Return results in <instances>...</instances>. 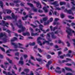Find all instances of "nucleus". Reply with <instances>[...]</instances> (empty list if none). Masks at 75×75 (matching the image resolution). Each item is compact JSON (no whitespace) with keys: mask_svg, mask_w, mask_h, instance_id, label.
I'll return each instance as SVG.
<instances>
[{"mask_svg":"<svg viewBox=\"0 0 75 75\" xmlns=\"http://www.w3.org/2000/svg\"><path fill=\"white\" fill-rule=\"evenodd\" d=\"M6 18L7 19H11V17L10 16H8L6 17Z\"/></svg>","mask_w":75,"mask_h":75,"instance_id":"obj_51","label":"nucleus"},{"mask_svg":"<svg viewBox=\"0 0 75 75\" xmlns=\"http://www.w3.org/2000/svg\"><path fill=\"white\" fill-rule=\"evenodd\" d=\"M53 20V18H51L50 19L49 21H47V22H45L44 23V25H47L50 22H52Z\"/></svg>","mask_w":75,"mask_h":75,"instance_id":"obj_11","label":"nucleus"},{"mask_svg":"<svg viewBox=\"0 0 75 75\" xmlns=\"http://www.w3.org/2000/svg\"><path fill=\"white\" fill-rule=\"evenodd\" d=\"M24 71L25 72H29V70L28 69H24Z\"/></svg>","mask_w":75,"mask_h":75,"instance_id":"obj_39","label":"nucleus"},{"mask_svg":"<svg viewBox=\"0 0 75 75\" xmlns=\"http://www.w3.org/2000/svg\"><path fill=\"white\" fill-rule=\"evenodd\" d=\"M67 46L68 47H69L70 46V44L69 43V42H67Z\"/></svg>","mask_w":75,"mask_h":75,"instance_id":"obj_62","label":"nucleus"},{"mask_svg":"<svg viewBox=\"0 0 75 75\" xmlns=\"http://www.w3.org/2000/svg\"><path fill=\"white\" fill-rule=\"evenodd\" d=\"M6 59L10 63V64H12V60H11L10 59L8 58H6Z\"/></svg>","mask_w":75,"mask_h":75,"instance_id":"obj_25","label":"nucleus"},{"mask_svg":"<svg viewBox=\"0 0 75 75\" xmlns=\"http://www.w3.org/2000/svg\"><path fill=\"white\" fill-rule=\"evenodd\" d=\"M55 71L57 73H58V74H61V71H57L56 70H55Z\"/></svg>","mask_w":75,"mask_h":75,"instance_id":"obj_30","label":"nucleus"},{"mask_svg":"<svg viewBox=\"0 0 75 75\" xmlns=\"http://www.w3.org/2000/svg\"><path fill=\"white\" fill-rule=\"evenodd\" d=\"M66 75H72V74L71 73H69L66 74Z\"/></svg>","mask_w":75,"mask_h":75,"instance_id":"obj_54","label":"nucleus"},{"mask_svg":"<svg viewBox=\"0 0 75 75\" xmlns=\"http://www.w3.org/2000/svg\"><path fill=\"white\" fill-rule=\"evenodd\" d=\"M11 26H12V29L13 31H14L15 30V29H14V26H13V24H12V23H11Z\"/></svg>","mask_w":75,"mask_h":75,"instance_id":"obj_37","label":"nucleus"},{"mask_svg":"<svg viewBox=\"0 0 75 75\" xmlns=\"http://www.w3.org/2000/svg\"><path fill=\"white\" fill-rule=\"evenodd\" d=\"M12 72L13 74L10 73V72L7 73L6 72V71H3V73L6 74V75H17L16 74H15V72H14L13 70H12Z\"/></svg>","mask_w":75,"mask_h":75,"instance_id":"obj_7","label":"nucleus"},{"mask_svg":"<svg viewBox=\"0 0 75 75\" xmlns=\"http://www.w3.org/2000/svg\"><path fill=\"white\" fill-rule=\"evenodd\" d=\"M24 3L23 2H22L21 4V6H24Z\"/></svg>","mask_w":75,"mask_h":75,"instance_id":"obj_48","label":"nucleus"},{"mask_svg":"<svg viewBox=\"0 0 75 75\" xmlns=\"http://www.w3.org/2000/svg\"><path fill=\"white\" fill-rule=\"evenodd\" d=\"M58 41V43H59V44H61V43H62V44H63V45H64V42H63L62 41H61V40H59Z\"/></svg>","mask_w":75,"mask_h":75,"instance_id":"obj_28","label":"nucleus"},{"mask_svg":"<svg viewBox=\"0 0 75 75\" xmlns=\"http://www.w3.org/2000/svg\"><path fill=\"white\" fill-rule=\"evenodd\" d=\"M35 42H33L32 43H30V45H32V46H33L34 45H35Z\"/></svg>","mask_w":75,"mask_h":75,"instance_id":"obj_35","label":"nucleus"},{"mask_svg":"<svg viewBox=\"0 0 75 75\" xmlns=\"http://www.w3.org/2000/svg\"><path fill=\"white\" fill-rule=\"evenodd\" d=\"M50 41H51V40H49L48 41H46V42H47V44H48V45H53V43H50Z\"/></svg>","mask_w":75,"mask_h":75,"instance_id":"obj_21","label":"nucleus"},{"mask_svg":"<svg viewBox=\"0 0 75 75\" xmlns=\"http://www.w3.org/2000/svg\"><path fill=\"white\" fill-rule=\"evenodd\" d=\"M46 56L48 59H49V58H51V56L49 54L46 55Z\"/></svg>","mask_w":75,"mask_h":75,"instance_id":"obj_40","label":"nucleus"},{"mask_svg":"<svg viewBox=\"0 0 75 75\" xmlns=\"http://www.w3.org/2000/svg\"><path fill=\"white\" fill-rule=\"evenodd\" d=\"M65 69L67 70V71H72V70L71 69L69 68L68 67H65Z\"/></svg>","mask_w":75,"mask_h":75,"instance_id":"obj_24","label":"nucleus"},{"mask_svg":"<svg viewBox=\"0 0 75 75\" xmlns=\"http://www.w3.org/2000/svg\"><path fill=\"white\" fill-rule=\"evenodd\" d=\"M54 14L55 16H58V14H59L58 13H57L56 11L54 12Z\"/></svg>","mask_w":75,"mask_h":75,"instance_id":"obj_46","label":"nucleus"},{"mask_svg":"<svg viewBox=\"0 0 75 75\" xmlns=\"http://www.w3.org/2000/svg\"><path fill=\"white\" fill-rule=\"evenodd\" d=\"M47 18H43V21H47Z\"/></svg>","mask_w":75,"mask_h":75,"instance_id":"obj_57","label":"nucleus"},{"mask_svg":"<svg viewBox=\"0 0 75 75\" xmlns=\"http://www.w3.org/2000/svg\"><path fill=\"white\" fill-rule=\"evenodd\" d=\"M30 30L32 31V33H31V35L32 36H35L38 35H39V34L38 33H33V32H34V30L33 29H32L31 28H30Z\"/></svg>","mask_w":75,"mask_h":75,"instance_id":"obj_10","label":"nucleus"},{"mask_svg":"<svg viewBox=\"0 0 75 75\" xmlns=\"http://www.w3.org/2000/svg\"><path fill=\"white\" fill-rule=\"evenodd\" d=\"M27 4L28 6H30L31 7H32V8L33 11L34 12H37V11H38V9H37V8H35V7H34V6L33 4L30 3H27Z\"/></svg>","mask_w":75,"mask_h":75,"instance_id":"obj_6","label":"nucleus"},{"mask_svg":"<svg viewBox=\"0 0 75 75\" xmlns=\"http://www.w3.org/2000/svg\"><path fill=\"white\" fill-rule=\"evenodd\" d=\"M29 15H26L24 17H22V20H26L27 19V18H28V17H29V18H32V16H31V15H33L34 14V13H31V11H29Z\"/></svg>","mask_w":75,"mask_h":75,"instance_id":"obj_5","label":"nucleus"},{"mask_svg":"<svg viewBox=\"0 0 75 75\" xmlns=\"http://www.w3.org/2000/svg\"><path fill=\"white\" fill-rule=\"evenodd\" d=\"M23 10H21V11L19 12V13H20L21 14H22V12H23Z\"/></svg>","mask_w":75,"mask_h":75,"instance_id":"obj_56","label":"nucleus"},{"mask_svg":"<svg viewBox=\"0 0 75 75\" xmlns=\"http://www.w3.org/2000/svg\"><path fill=\"white\" fill-rule=\"evenodd\" d=\"M70 54L69 53H68L66 55L65 54H64L63 56L64 57H73V55H71H71H70Z\"/></svg>","mask_w":75,"mask_h":75,"instance_id":"obj_22","label":"nucleus"},{"mask_svg":"<svg viewBox=\"0 0 75 75\" xmlns=\"http://www.w3.org/2000/svg\"><path fill=\"white\" fill-rule=\"evenodd\" d=\"M16 40H17V38L16 37H14L13 38V39L11 40V44L13 45L14 46L15 48H21V49H23V50H26V49H25V48L21 46H24V45H23V44L20 43H18L17 44L16 43L13 42L14 41H16Z\"/></svg>","mask_w":75,"mask_h":75,"instance_id":"obj_1","label":"nucleus"},{"mask_svg":"<svg viewBox=\"0 0 75 75\" xmlns=\"http://www.w3.org/2000/svg\"><path fill=\"white\" fill-rule=\"evenodd\" d=\"M44 27L43 25L40 24L39 25V28H40V30L43 32L44 33H46V31H45L44 30H42V28Z\"/></svg>","mask_w":75,"mask_h":75,"instance_id":"obj_17","label":"nucleus"},{"mask_svg":"<svg viewBox=\"0 0 75 75\" xmlns=\"http://www.w3.org/2000/svg\"><path fill=\"white\" fill-rule=\"evenodd\" d=\"M3 14V12H0V19H2V17H1V15Z\"/></svg>","mask_w":75,"mask_h":75,"instance_id":"obj_49","label":"nucleus"},{"mask_svg":"<svg viewBox=\"0 0 75 75\" xmlns=\"http://www.w3.org/2000/svg\"><path fill=\"white\" fill-rule=\"evenodd\" d=\"M11 16L12 17V18H13V19H15V22L16 23V22H17V16H15L13 13H12Z\"/></svg>","mask_w":75,"mask_h":75,"instance_id":"obj_13","label":"nucleus"},{"mask_svg":"<svg viewBox=\"0 0 75 75\" xmlns=\"http://www.w3.org/2000/svg\"><path fill=\"white\" fill-rule=\"evenodd\" d=\"M71 10H73V11H75V7L74 6H73L71 8V10H67V9H65L64 10V11H66V12H67V13H68L69 14H71L72 15H73L74 13H72V12Z\"/></svg>","mask_w":75,"mask_h":75,"instance_id":"obj_4","label":"nucleus"},{"mask_svg":"<svg viewBox=\"0 0 75 75\" xmlns=\"http://www.w3.org/2000/svg\"><path fill=\"white\" fill-rule=\"evenodd\" d=\"M9 24L7 22H6L4 21H2V23H0V25H1L3 26H6V27H8Z\"/></svg>","mask_w":75,"mask_h":75,"instance_id":"obj_8","label":"nucleus"},{"mask_svg":"<svg viewBox=\"0 0 75 75\" xmlns=\"http://www.w3.org/2000/svg\"><path fill=\"white\" fill-rule=\"evenodd\" d=\"M25 9H26V10H28V11L29 10H30V8H27V7H25Z\"/></svg>","mask_w":75,"mask_h":75,"instance_id":"obj_58","label":"nucleus"},{"mask_svg":"<svg viewBox=\"0 0 75 75\" xmlns=\"http://www.w3.org/2000/svg\"><path fill=\"white\" fill-rule=\"evenodd\" d=\"M58 2L57 1H54V2L52 3V4L54 5V6L56 7V6H59V4L57 3Z\"/></svg>","mask_w":75,"mask_h":75,"instance_id":"obj_19","label":"nucleus"},{"mask_svg":"<svg viewBox=\"0 0 75 75\" xmlns=\"http://www.w3.org/2000/svg\"><path fill=\"white\" fill-rule=\"evenodd\" d=\"M22 23V22L21 21V19H19V21L18 22V23H16V25L19 28L21 29V30H18V32L19 33H21V32H24L25 30H26V28L24 27L23 26V25L21 24Z\"/></svg>","mask_w":75,"mask_h":75,"instance_id":"obj_2","label":"nucleus"},{"mask_svg":"<svg viewBox=\"0 0 75 75\" xmlns=\"http://www.w3.org/2000/svg\"><path fill=\"white\" fill-rule=\"evenodd\" d=\"M4 36H5V37L3 38V40L4 42H6L8 38H7L5 33H0V40H1V38L2 37H3Z\"/></svg>","mask_w":75,"mask_h":75,"instance_id":"obj_3","label":"nucleus"},{"mask_svg":"<svg viewBox=\"0 0 75 75\" xmlns=\"http://www.w3.org/2000/svg\"><path fill=\"white\" fill-rule=\"evenodd\" d=\"M30 25L31 26H32V27H33V28H36V27H38V26H37V25H34L33 24H30Z\"/></svg>","mask_w":75,"mask_h":75,"instance_id":"obj_31","label":"nucleus"},{"mask_svg":"<svg viewBox=\"0 0 75 75\" xmlns=\"http://www.w3.org/2000/svg\"><path fill=\"white\" fill-rule=\"evenodd\" d=\"M19 64H21V65H23V61L20 60L19 61Z\"/></svg>","mask_w":75,"mask_h":75,"instance_id":"obj_38","label":"nucleus"},{"mask_svg":"<svg viewBox=\"0 0 75 75\" xmlns=\"http://www.w3.org/2000/svg\"><path fill=\"white\" fill-rule=\"evenodd\" d=\"M36 60H37V61H38L39 62H43V61H45V62H47V61H46L45 60H42L41 59H40V58H36Z\"/></svg>","mask_w":75,"mask_h":75,"instance_id":"obj_18","label":"nucleus"},{"mask_svg":"<svg viewBox=\"0 0 75 75\" xmlns=\"http://www.w3.org/2000/svg\"><path fill=\"white\" fill-rule=\"evenodd\" d=\"M47 8H49V6H47L44 7L43 8V10H44V11L45 13H47L48 10V9Z\"/></svg>","mask_w":75,"mask_h":75,"instance_id":"obj_15","label":"nucleus"},{"mask_svg":"<svg viewBox=\"0 0 75 75\" xmlns=\"http://www.w3.org/2000/svg\"><path fill=\"white\" fill-rule=\"evenodd\" d=\"M19 36H20V37H22V38L21 37L20 38H19L20 40H23V36H22L20 35H19Z\"/></svg>","mask_w":75,"mask_h":75,"instance_id":"obj_60","label":"nucleus"},{"mask_svg":"<svg viewBox=\"0 0 75 75\" xmlns=\"http://www.w3.org/2000/svg\"><path fill=\"white\" fill-rule=\"evenodd\" d=\"M58 26H56L53 27V28H52V26H51L50 27V28L51 31H54L55 30H57V29H58Z\"/></svg>","mask_w":75,"mask_h":75,"instance_id":"obj_12","label":"nucleus"},{"mask_svg":"<svg viewBox=\"0 0 75 75\" xmlns=\"http://www.w3.org/2000/svg\"><path fill=\"white\" fill-rule=\"evenodd\" d=\"M11 11L10 10H7V14H10V13H11Z\"/></svg>","mask_w":75,"mask_h":75,"instance_id":"obj_43","label":"nucleus"},{"mask_svg":"<svg viewBox=\"0 0 75 75\" xmlns=\"http://www.w3.org/2000/svg\"><path fill=\"white\" fill-rule=\"evenodd\" d=\"M68 17L69 18H70V19H74V17H72V16H68Z\"/></svg>","mask_w":75,"mask_h":75,"instance_id":"obj_33","label":"nucleus"},{"mask_svg":"<svg viewBox=\"0 0 75 75\" xmlns=\"http://www.w3.org/2000/svg\"><path fill=\"white\" fill-rule=\"evenodd\" d=\"M38 11L39 13H43V11L41 10H38Z\"/></svg>","mask_w":75,"mask_h":75,"instance_id":"obj_61","label":"nucleus"},{"mask_svg":"<svg viewBox=\"0 0 75 75\" xmlns=\"http://www.w3.org/2000/svg\"><path fill=\"white\" fill-rule=\"evenodd\" d=\"M30 58L32 59H33V60H34V61H35V59H34V58L33 57L31 56V55H30Z\"/></svg>","mask_w":75,"mask_h":75,"instance_id":"obj_45","label":"nucleus"},{"mask_svg":"<svg viewBox=\"0 0 75 75\" xmlns=\"http://www.w3.org/2000/svg\"><path fill=\"white\" fill-rule=\"evenodd\" d=\"M50 34L52 38L53 39H55V38H57V36L55 35L54 32H51Z\"/></svg>","mask_w":75,"mask_h":75,"instance_id":"obj_14","label":"nucleus"},{"mask_svg":"<svg viewBox=\"0 0 75 75\" xmlns=\"http://www.w3.org/2000/svg\"><path fill=\"white\" fill-rule=\"evenodd\" d=\"M59 33L58 31H55L54 32V34H58Z\"/></svg>","mask_w":75,"mask_h":75,"instance_id":"obj_63","label":"nucleus"},{"mask_svg":"<svg viewBox=\"0 0 75 75\" xmlns=\"http://www.w3.org/2000/svg\"><path fill=\"white\" fill-rule=\"evenodd\" d=\"M23 57L24 59H26L28 57V55L27 54H24L23 55Z\"/></svg>","mask_w":75,"mask_h":75,"instance_id":"obj_36","label":"nucleus"},{"mask_svg":"<svg viewBox=\"0 0 75 75\" xmlns=\"http://www.w3.org/2000/svg\"><path fill=\"white\" fill-rule=\"evenodd\" d=\"M35 31H38V33H41V31H40V30L39 29H36Z\"/></svg>","mask_w":75,"mask_h":75,"instance_id":"obj_52","label":"nucleus"},{"mask_svg":"<svg viewBox=\"0 0 75 75\" xmlns=\"http://www.w3.org/2000/svg\"><path fill=\"white\" fill-rule=\"evenodd\" d=\"M12 50L11 49H9L8 50H7L6 52V53H9L10 52V51H11Z\"/></svg>","mask_w":75,"mask_h":75,"instance_id":"obj_44","label":"nucleus"},{"mask_svg":"<svg viewBox=\"0 0 75 75\" xmlns=\"http://www.w3.org/2000/svg\"><path fill=\"white\" fill-rule=\"evenodd\" d=\"M61 17L62 18H64V16H65L64 15V14H61Z\"/></svg>","mask_w":75,"mask_h":75,"instance_id":"obj_59","label":"nucleus"},{"mask_svg":"<svg viewBox=\"0 0 75 75\" xmlns=\"http://www.w3.org/2000/svg\"><path fill=\"white\" fill-rule=\"evenodd\" d=\"M38 50L39 51V52H40V53L42 52V51H43V50H41V49L39 48H38Z\"/></svg>","mask_w":75,"mask_h":75,"instance_id":"obj_32","label":"nucleus"},{"mask_svg":"<svg viewBox=\"0 0 75 75\" xmlns=\"http://www.w3.org/2000/svg\"><path fill=\"white\" fill-rule=\"evenodd\" d=\"M28 62H29V63H30V64H31V65H34V63H32L31 62V60H29Z\"/></svg>","mask_w":75,"mask_h":75,"instance_id":"obj_47","label":"nucleus"},{"mask_svg":"<svg viewBox=\"0 0 75 75\" xmlns=\"http://www.w3.org/2000/svg\"><path fill=\"white\" fill-rule=\"evenodd\" d=\"M4 64L5 65V67H4L3 65L2 64L1 65V68H7V65H8V63L7 62H5Z\"/></svg>","mask_w":75,"mask_h":75,"instance_id":"obj_20","label":"nucleus"},{"mask_svg":"<svg viewBox=\"0 0 75 75\" xmlns=\"http://www.w3.org/2000/svg\"><path fill=\"white\" fill-rule=\"evenodd\" d=\"M66 3L65 2H60V6H62V5H65Z\"/></svg>","mask_w":75,"mask_h":75,"instance_id":"obj_27","label":"nucleus"},{"mask_svg":"<svg viewBox=\"0 0 75 75\" xmlns=\"http://www.w3.org/2000/svg\"><path fill=\"white\" fill-rule=\"evenodd\" d=\"M71 1H73V2H71V3L74 6H75V4H74V0H71Z\"/></svg>","mask_w":75,"mask_h":75,"instance_id":"obj_50","label":"nucleus"},{"mask_svg":"<svg viewBox=\"0 0 75 75\" xmlns=\"http://www.w3.org/2000/svg\"><path fill=\"white\" fill-rule=\"evenodd\" d=\"M26 75H34V74L33 73V71H31L30 75L28 74H26Z\"/></svg>","mask_w":75,"mask_h":75,"instance_id":"obj_42","label":"nucleus"},{"mask_svg":"<svg viewBox=\"0 0 75 75\" xmlns=\"http://www.w3.org/2000/svg\"><path fill=\"white\" fill-rule=\"evenodd\" d=\"M71 25H72V26H74V25H75V23H71Z\"/></svg>","mask_w":75,"mask_h":75,"instance_id":"obj_64","label":"nucleus"},{"mask_svg":"<svg viewBox=\"0 0 75 75\" xmlns=\"http://www.w3.org/2000/svg\"><path fill=\"white\" fill-rule=\"evenodd\" d=\"M68 62V61L67 60H62V63H64V62Z\"/></svg>","mask_w":75,"mask_h":75,"instance_id":"obj_53","label":"nucleus"},{"mask_svg":"<svg viewBox=\"0 0 75 75\" xmlns=\"http://www.w3.org/2000/svg\"><path fill=\"white\" fill-rule=\"evenodd\" d=\"M42 38H41L40 37H39L38 38L37 41H38V44H40V45L41 46L42 45V43H41V42L40 41H39L40 40H42Z\"/></svg>","mask_w":75,"mask_h":75,"instance_id":"obj_16","label":"nucleus"},{"mask_svg":"<svg viewBox=\"0 0 75 75\" xmlns=\"http://www.w3.org/2000/svg\"><path fill=\"white\" fill-rule=\"evenodd\" d=\"M66 65L67 66H71V65H72V64L69 63L66 64Z\"/></svg>","mask_w":75,"mask_h":75,"instance_id":"obj_55","label":"nucleus"},{"mask_svg":"<svg viewBox=\"0 0 75 75\" xmlns=\"http://www.w3.org/2000/svg\"><path fill=\"white\" fill-rule=\"evenodd\" d=\"M50 12H49V15H50V16H51L52 15V13H53L54 14V12H53L52 10L50 9Z\"/></svg>","mask_w":75,"mask_h":75,"instance_id":"obj_29","label":"nucleus"},{"mask_svg":"<svg viewBox=\"0 0 75 75\" xmlns=\"http://www.w3.org/2000/svg\"><path fill=\"white\" fill-rule=\"evenodd\" d=\"M0 4H1V7L3 9V2L1 1H0Z\"/></svg>","mask_w":75,"mask_h":75,"instance_id":"obj_23","label":"nucleus"},{"mask_svg":"<svg viewBox=\"0 0 75 75\" xmlns=\"http://www.w3.org/2000/svg\"><path fill=\"white\" fill-rule=\"evenodd\" d=\"M19 2H20V1L18 0H15L13 1L14 3H15V4H17Z\"/></svg>","mask_w":75,"mask_h":75,"instance_id":"obj_26","label":"nucleus"},{"mask_svg":"<svg viewBox=\"0 0 75 75\" xmlns=\"http://www.w3.org/2000/svg\"><path fill=\"white\" fill-rule=\"evenodd\" d=\"M0 49L2 51H3L4 52H5V50H4V48H3L1 47V46H0Z\"/></svg>","mask_w":75,"mask_h":75,"instance_id":"obj_41","label":"nucleus"},{"mask_svg":"<svg viewBox=\"0 0 75 75\" xmlns=\"http://www.w3.org/2000/svg\"><path fill=\"white\" fill-rule=\"evenodd\" d=\"M54 25H55L56 24H57V25H59V23L58 22H54Z\"/></svg>","mask_w":75,"mask_h":75,"instance_id":"obj_34","label":"nucleus"},{"mask_svg":"<svg viewBox=\"0 0 75 75\" xmlns=\"http://www.w3.org/2000/svg\"><path fill=\"white\" fill-rule=\"evenodd\" d=\"M33 3L35 4H36V6L37 7H39V6H40L39 8H42V6H41V4L39 2H36L35 1H33Z\"/></svg>","mask_w":75,"mask_h":75,"instance_id":"obj_9","label":"nucleus"}]
</instances>
